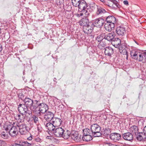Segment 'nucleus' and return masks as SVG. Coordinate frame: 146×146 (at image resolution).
Wrapping results in <instances>:
<instances>
[{
	"instance_id": "nucleus-30",
	"label": "nucleus",
	"mask_w": 146,
	"mask_h": 146,
	"mask_svg": "<svg viewBox=\"0 0 146 146\" xmlns=\"http://www.w3.org/2000/svg\"><path fill=\"white\" fill-rule=\"evenodd\" d=\"M9 134V132L7 131L6 130L5 128V130L2 132L1 134V136L2 138L4 139H6L8 137Z\"/></svg>"
},
{
	"instance_id": "nucleus-17",
	"label": "nucleus",
	"mask_w": 146,
	"mask_h": 146,
	"mask_svg": "<svg viewBox=\"0 0 146 146\" xmlns=\"http://www.w3.org/2000/svg\"><path fill=\"white\" fill-rule=\"evenodd\" d=\"M117 34L119 36H123L125 33V28L123 27H117L116 29Z\"/></svg>"
},
{
	"instance_id": "nucleus-29",
	"label": "nucleus",
	"mask_w": 146,
	"mask_h": 146,
	"mask_svg": "<svg viewBox=\"0 0 146 146\" xmlns=\"http://www.w3.org/2000/svg\"><path fill=\"white\" fill-rule=\"evenodd\" d=\"M111 3H109V4L108 5V6L111 7H115V6L116 7H117V1L115 0H109Z\"/></svg>"
},
{
	"instance_id": "nucleus-19",
	"label": "nucleus",
	"mask_w": 146,
	"mask_h": 146,
	"mask_svg": "<svg viewBox=\"0 0 146 146\" xmlns=\"http://www.w3.org/2000/svg\"><path fill=\"white\" fill-rule=\"evenodd\" d=\"M71 137L72 139L76 142L80 141L81 140V136L78 134L77 132L72 133Z\"/></svg>"
},
{
	"instance_id": "nucleus-21",
	"label": "nucleus",
	"mask_w": 146,
	"mask_h": 146,
	"mask_svg": "<svg viewBox=\"0 0 146 146\" xmlns=\"http://www.w3.org/2000/svg\"><path fill=\"white\" fill-rule=\"evenodd\" d=\"M123 137L125 140L128 141L132 140L133 138V135L131 133L129 132L123 134Z\"/></svg>"
},
{
	"instance_id": "nucleus-32",
	"label": "nucleus",
	"mask_w": 146,
	"mask_h": 146,
	"mask_svg": "<svg viewBox=\"0 0 146 146\" xmlns=\"http://www.w3.org/2000/svg\"><path fill=\"white\" fill-rule=\"evenodd\" d=\"M82 139L84 141H89L92 139V137L90 135H84Z\"/></svg>"
},
{
	"instance_id": "nucleus-46",
	"label": "nucleus",
	"mask_w": 146,
	"mask_h": 146,
	"mask_svg": "<svg viewBox=\"0 0 146 146\" xmlns=\"http://www.w3.org/2000/svg\"><path fill=\"white\" fill-rule=\"evenodd\" d=\"M32 139V135H31L30 136L27 138V139L28 140L31 141Z\"/></svg>"
},
{
	"instance_id": "nucleus-41",
	"label": "nucleus",
	"mask_w": 146,
	"mask_h": 146,
	"mask_svg": "<svg viewBox=\"0 0 146 146\" xmlns=\"http://www.w3.org/2000/svg\"><path fill=\"white\" fill-rule=\"evenodd\" d=\"M36 109V111H33L34 113H35L36 114L37 116H39L41 115L42 113L40 112V111L39 110V109L38 110V111H37V109Z\"/></svg>"
},
{
	"instance_id": "nucleus-49",
	"label": "nucleus",
	"mask_w": 146,
	"mask_h": 146,
	"mask_svg": "<svg viewBox=\"0 0 146 146\" xmlns=\"http://www.w3.org/2000/svg\"><path fill=\"white\" fill-rule=\"evenodd\" d=\"M32 145L30 143H29L27 145V146H31Z\"/></svg>"
},
{
	"instance_id": "nucleus-8",
	"label": "nucleus",
	"mask_w": 146,
	"mask_h": 146,
	"mask_svg": "<svg viewBox=\"0 0 146 146\" xmlns=\"http://www.w3.org/2000/svg\"><path fill=\"white\" fill-rule=\"evenodd\" d=\"M64 131V129L61 127H58L54 130L53 132L54 135L58 137H61L62 136Z\"/></svg>"
},
{
	"instance_id": "nucleus-27",
	"label": "nucleus",
	"mask_w": 146,
	"mask_h": 146,
	"mask_svg": "<svg viewBox=\"0 0 146 146\" xmlns=\"http://www.w3.org/2000/svg\"><path fill=\"white\" fill-rule=\"evenodd\" d=\"M129 131L132 134L136 135L138 133V127L135 125L129 128Z\"/></svg>"
},
{
	"instance_id": "nucleus-10",
	"label": "nucleus",
	"mask_w": 146,
	"mask_h": 146,
	"mask_svg": "<svg viewBox=\"0 0 146 146\" xmlns=\"http://www.w3.org/2000/svg\"><path fill=\"white\" fill-rule=\"evenodd\" d=\"M93 26L92 24L89 25L84 26L83 28V31L87 34H90L93 30Z\"/></svg>"
},
{
	"instance_id": "nucleus-23",
	"label": "nucleus",
	"mask_w": 146,
	"mask_h": 146,
	"mask_svg": "<svg viewBox=\"0 0 146 146\" xmlns=\"http://www.w3.org/2000/svg\"><path fill=\"white\" fill-rule=\"evenodd\" d=\"M106 21L107 23H112L115 25L116 23V18L113 16H108L106 19Z\"/></svg>"
},
{
	"instance_id": "nucleus-26",
	"label": "nucleus",
	"mask_w": 146,
	"mask_h": 146,
	"mask_svg": "<svg viewBox=\"0 0 146 146\" xmlns=\"http://www.w3.org/2000/svg\"><path fill=\"white\" fill-rule=\"evenodd\" d=\"M111 44L116 48L119 47L121 43V40L118 38H114L112 41Z\"/></svg>"
},
{
	"instance_id": "nucleus-13",
	"label": "nucleus",
	"mask_w": 146,
	"mask_h": 146,
	"mask_svg": "<svg viewBox=\"0 0 146 146\" xmlns=\"http://www.w3.org/2000/svg\"><path fill=\"white\" fill-rule=\"evenodd\" d=\"M121 137V135L117 133H112L110 135V139L115 142H117L119 140Z\"/></svg>"
},
{
	"instance_id": "nucleus-43",
	"label": "nucleus",
	"mask_w": 146,
	"mask_h": 146,
	"mask_svg": "<svg viewBox=\"0 0 146 146\" xmlns=\"http://www.w3.org/2000/svg\"><path fill=\"white\" fill-rule=\"evenodd\" d=\"M123 3L125 5L127 6H128L129 5L128 2L127 0L124 1L123 2Z\"/></svg>"
},
{
	"instance_id": "nucleus-39",
	"label": "nucleus",
	"mask_w": 146,
	"mask_h": 146,
	"mask_svg": "<svg viewBox=\"0 0 146 146\" xmlns=\"http://www.w3.org/2000/svg\"><path fill=\"white\" fill-rule=\"evenodd\" d=\"M32 118L33 120L35 123L36 124L38 123V119L37 116L34 115L32 117Z\"/></svg>"
},
{
	"instance_id": "nucleus-2",
	"label": "nucleus",
	"mask_w": 146,
	"mask_h": 146,
	"mask_svg": "<svg viewBox=\"0 0 146 146\" xmlns=\"http://www.w3.org/2000/svg\"><path fill=\"white\" fill-rule=\"evenodd\" d=\"M96 6V4H90L89 6L87 4L85 1L83 0H81L80 2H79V4L78 7L79 9V11L81 12L84 9H89V8H92V10H93L95 9Z\"/></svg>"
},
{
	"instance_id": "nucleus-4",
	"label": "nucleus",
	"mask_w": 146,
	"mask_h": 146,
	"mask_svg": "<svg viewBox=\"0 0 146 146\" xmlns=\"http://www.w3.org/2000/svg\"><path fill=\"white\" fill-rule=\"evenodd\" d=\"M28 106L24 104H20L18 107V110L21 113H24L26 116H28L32 114V112L29 110Z\"/></svg>"
},
{
	"instance_id": "nucleus-16",
	"label": "nucleus",
	"mask_w": 146,
	"mask_h": 146,
	"mask_svg": "<svg viewBox=\"0 0 146 146\" xmlns=\"http://www.w3.org/2000/svg\"><path fill=\"white\" fill-rule=\"evenodd\" d=\"M18 129H19V132L21 134H25L27 131L26 125L22 124L20 125H17Z\"/></svg>"
},
{
	"instance_id": "nucleus-48",
	"label": "nucleus",
	"mask_w": 146,
	"mask_h": 146,
	"mask_svg": "<svg viewBox=\"0 0 146 146\" xmlns=\"http://www.w3.org/2000/svg\"><path fill=\"white\" fill-rule=\"evenodd\" d=\"M2 50V48L1 45L0 44V52H1Z\"/></svg>"
},
{
	"instance_id": "nucleus-36",
	"label": "nucleus",
	"mask_w": 146,
	"mask_h": 146,
	"mask_svg": "<svg viewBox=\"0 0 146 146\" xmlns=\"http://www.w3.org/2000/svg\"><path fill=\"white\" fill-rule=\"evenodd\" d=\"M119 51L120 53H122L123 55H126L127 56L128 55V52L127 51L126 49L124 48L120 47L119 48Z\"/></svg>"
},
{
	"instance_id": "nucleus-35",
	"label": "nucleus",
	"mask_w": 146,
	"mask_h": 146,
	"mask_svg": "<svg viewBox=\"0 0 146 146\" xmlns=\"http://www.w3.org/2000/svg\"><path fill=\"white\" fill-rule=\"evenodd\" d=\"M15 117L16 119L17 120H20L21 121H22L24 119V116L23 113H21V114H17Z\"/></svg>"
},
{
	"instance_id": "nucleus-34",
	"label": "nucleus",
	"mask_w": 146,
	"mask_h": 146,
	"mask_svg": "<svg viewBox=\"0 0 146 146\" xmlns=\"http://www.w3.org/2000/svg\"><path fill=\"white\" fill-rule=\"evenodd\" d=\"M84 135H90L92 134V131L90 129L86 128L83 130Z\"/></svg>"
},
{
	"instance_id": "nucleus-54",
	"label": "nucleus",
	"mask_w": 146,
	"mask_h": 146,
	"mask_svg": "<svg viewBox=\"0 0 146 146\" xmlns=\"http://www.w3.org/2000/svg\"><path fill=\"white\" fill-rule=\"evenodd\" d=\"M36 146H38V145H36Z\"/></svg>"
},
{
	"instance_id": "nucleus-38",
	"label": "nucleus",
	"mask_w": 146,
	"mask_h": 146,
	"mask_svg": "<svg viewBox=\"0 0 146 146\" xmlns=\"http://www.w3.org/2000/svg\"><path fill=\"white\" fill-rule=\"evenodd\" d=\"M80 0H71L72 5L75 7H77L79 4V2H80Z\"/></svg>"
},
{
	"instance_id": "nucleus-52",
	"label": "nucleus",
	"mask_w": 146,
	"mask_h": 146,
	"mask_svg": "<svg viewBox=\"0 0 146 146\" xmlns=\"http://www.w3.org/2000/svg\"><path fill=\"white\" fill-rule=\"evenodd\" d=\"M1 142H2V141L0 140V144H1Z\"/></svg>"
},
{
	"instance_id": "nucleus-12",
	"label": "nucleus",
	"mask_w": 146,
	"mask_h": 146,
	"mask_svg": "<svg viewBox=\"0 0 146 146\" xmlns=\"http://www.w3.org/2000/svg\"><path fill=\"white\" fill-rule=\"evenodd\" d=\"M37 105V107H39V109L40 111V112L42 113H44L45 112H47L46 111L48 110V106L47 105L44 103L40 104L39 105L36 104Z\"/></svg>"
},
{
	"instance_id": "nucleus-31",
	"label": "nucleus",
	"mask_w": 146,
	"mask_h": 146,
	"mask_svg": "<svg viewBox=\"0 0 146 146\" xmlns=\"http://www.w3.org/2000/svg\"><path fill=\"white\" fill-rule=\"evenodd\" d=\"M88 9H84L80 12V16H84L85 17H87L89 15V13L88 11Z\"/></svg>"
},
{
	"instance_id": "nucleus-3",
	"label": "nucleus",
	"mask_w": 146,
	"mask_h": 146,
	"mask_svg": "<svg viewBox=\"0 0 146 146\" xmlns=\"http://www.w3.org/2000/svg\"><path fill=\"white\" fill-rule=\"evenodd\" d=\"M6 130L7 131L9 135L12 137H16L18 133V130L17 126L8 125L6 127Z\"/></svg>"
},
{
	"instance_id": "nucleus-24",
	"label": "nucleus",
	"mask_w": 146,
	"mask_h": 146,
	"mask_svg": "<svg viewBox=\"0 0 146 146\" xmlns=\"http://www.w3.org/2000/svg\"><path fill=\"white\" fill-rule=\"evenodd\" d=\"M52 122L53 123V125L55 127L60 126L62 123V120L61 119L56 118H53L52 119Z\"/></svg>"
},
{
	"instance_id": "nucleus-20",
	"label": "nucleus",
	"mask_w": 146,
	"mask_h": 146,
	"mask_svg": "<svg viewBox=\"0 0 146 146\" xmlns=\"http://www.w3.org/2000/svg\"><path fill=\"white\" fill-rule=\"evenodd\" d=\"M113 53V49L110 47H107L105 48L104 53L106 55L111 56Z\"/></svg>"
},
{
	"instance_id": "nucleus-11",
	"label": "nucleus",
	"mask_w": 146,
	"mask_h": 146,
	"mask_svg": "<svg viewBox=\"0 0 146 146\" xmlns=\"http://www.w3.org/2000/svg\"><path fill=\"white\" fill-rule=\"evenodd\" d=\"M141 51L136 49H133L130 51L131 56L133 59L137 60Z\"/></svg>"
},
{
	"instance_id": "nucleus-22",
	"label": "nucleus",
	"mask_w": 146,
	"mask_h": 146,
	"mask_svg": "<svg viewBox=\"0 0 146 146\" xmlns=\"http://www.w3.org/2000/svg\"><path fill=\"white\" fill-rule=\"evenodd\" d=\"M96 7H97V10L96 14L97 15H102L104 14L107 13L106 10L102 7L97 6L96 5Z\"/></svg>"
},
{
	"instance_id": "nucleus-9",
	"label": "nucleus",
	"mask_w": 146,
	"mask_h": 146,
	"mask_svg": "<svg viewBox=\"0 0 146 146\" xmlns=\"http://www.w3.org/2000/svg\"><path fill=\"white\" fill-rule=\"evenodd\" d=\"M139 55L137 60L143 63H146V52L141 51Z\"/></svg>"
},
{
	"instance_id": "nucleus-40",
	"label": "nucleus",
	"mask_w": 146,
	"mask_h": 146,
	"mask_svg": "<svg viewBox=\"0 0 146 146\" xmlns=\"http://www.w3.org/2000/svg\"><path fill=\"white\" fill-rule=\"evenodd\" d=\"M110 130L106 129L103 132V134L105 136H107L110 134Z\"/></svg>"
},
{
	"instance_id": "nucleus-42",
	"label": "nucleus",
	"mask_w": 146,
	"mask_h": 146,
	"mask_svg": "<svg viewBox=\"0 0 146 146\" xmlns=\"http://www.w3.org/2000/svg\"><path fill=\"white\" fill-rule=\"evenodd\" d=\"M10 146H21L20 144L14 143L12 144Z\"/></svg>"
},
{
	"instance_id": "nucleus-45",
	"label": "nucleus",
	"mask_w": 146,
	"mask_h": 146,
	"mask_svg": "<svg viewBox=\"0 0 146 146\" xmlns=\"http://www.w3.org/2000/svg\"><path fill=\"white\" fill-rule=\"evenodd\" d=\"M144 134L146 135V126L144 127L143 129V132Z\"/></svg>"
},
{
	"instance_id": "nucleus-14",
	"label": "nucleus",
	"mask_w": 146,
	"mask_h": 146,
	"mask_svg": "<svg viewBox=\"0 0 146 146\" xmlns=\"http://www.w3.org/2000/svg\"><path fill=\"white\" fill-rule=\"evenodd\" d=\"M79 25L82 26L83 27L84 26L89 25L92 24V23H90L88 19L86 18H83L80 20L79 22Z\"/></svg>"
},
{
	"instance_id": "nucleus-37",
	"label": "nucleus",
	"mask_w": 146,
	"mask_h": 146,
	"mask_svg": "<svg viewBox=\"0 0 146 146\" xmlns=\"http://www.w3.org/2000/svg\"><path fill=\"white\" fill-rule=\"evenodd\" d=\"M70 133L69 132L67 131V132H65L63 133L62 136L61 137H62L63 138L65 139H68L70 137Z\"/></svg>"
},
{
	"instance_id": "nucleus-6",
	"label": "nucleus",
	"mask_w": 146,
	"mask_h": 146,
	"mask_svg": "<svg viewBox=\"0 0 146 146\" xmlns=\"http://www.w3.org/2000/svg\"><path fill=\"white\" fill-rule=\"evenodd\" d=\"M106 40L104 38H102V37L100 35L98 36L96 39V41L98 42H100L98 46L100 49H102L106 46Z\"/></svg>"
},
{
	"instance_id": "nucleus-1",
	"label": "nucleus",
	"mask_w": 146,
	"mask_h": 146,
	"mask_svg": "<svg viewBox=\"0 0 146 146\" xmlns=\"http://www.w3.org/2000/svg\"><path fill=\"white\" fill-rule=\"evenodd\" d=\"M90 128L92 134L94 137H99L101 135V127L98 124H93L91 126Z\"/></svg>"
},
{
	"instance_id": "nucleus-5",
	"label": "nucleus",
	"mask_w": 146,
	"mask_h": 146,
	"mask_svg": "<svg viewBox=\"0 0 146 146\" xmlns=\"http://www.w3.org/2000/svg\"><path fill=\"white\" fill-rule=\"evenodd\" d=\"M25 105L29 107L31 110L35 111L36 109L37 108V105L33 104V101L29 98H25L24 100Z\"/></svg>"
},
{
	"instance_id": "nucleus-51",
	"label": "nucleus",
	"mask_w": 146,
	"mask_h": 146,
	"mask_svg": "<svg viewBox=\"0 0 146 146\" xmlns=\"http://www.w3.org/2000/svg\"><path fill=\"white\" fill-rule=\"evenodd\" d=\"M134 40V41L137 44H138V42L136 41L135 40Z\"/></svg>"
},
{
	"instance_id": "nucleus-33",
	"label": "nucleus",
	"mask_w": 146,
	"mask_h": 146,
	"mask_svg": "<svg viewBox=\"0 0 146 146\" xmlns=\"http://www.w3.org/2000/svg\"><path fill=\"white\" fill-rule=\"evenodd\" d=\"M139 135L137 137V139L139 141H141L143 140L144 138H145V135L143 132L139 133Z\"/></svg>"
},
{
	"instance_id": "nucleus-44",
	"label": "nucleus",
	"mask_w": 146,
	"mask_h": 146,
	"mask_svg": "<svg viewBox=\"0 0 146 146\" xmlns=\"http://www.w3.org/2000/svg\"><path fill=\"white\" fill-rule=\"evenodd\" d=\"M29 144V143L27 141H25L22 142L21 145V146H22V145H25V144Z\"/></svg>"
},
{
	"instance_id": "nucleus-15",
	"label": "nucleus",
	"mask_w": 146,
	"mask_h": 146,
	"mask_svg": "<svg viewBox=\"0 0 146 146\" xmlns=\"http://www.w3.org/2000/svg\"><path fill=\"white\" fill-rule=\"evenodd\" d=\"M54 114L50 111L46 112L44 115V118L46 120V121H49L53 118Z\"/></svg>"
},
{
	"instance_id": "nucleus-50",
	"label": "nucleus",
	"mask_w": 146,
	"mask_h": 146,
	"mask_svg": "<svg viewBox=\"0 0 146 146\" xmlns=\"http://www.w3.org/2000/svg\"><path fill=\"white\" fill-rule=\"evenodd\" d=\"M100 1H101L103 3H105V0H100Z\"/></svg>"
},
{
	"instance_id": "nucleus-7",
	"label": "nucleus",
	"mask_w": 146,
	"mask_h": 146,
	"mask_svg": "<svg viewBox=\"0 0 146 146\" xmlns=\"http://www.w3.org/2000/svg\"><path fill=\"white\" fill-rule=\"evenodd\" d=\"M105 22L104 20L101 18L97 19L94 20L93 23L94 26L97 27H101Z\"/></svg>"
},
{
	"instance_id": "nucleus-25",
	"label": "nucleus",
	"mask_w": 146,
	"mask_h": 146,
	"mask_svg": "<svg viewBox=\"0 0 146 146\" xmlns=\"http://www.w3.org/2000/svg\"><path fill=\"white\" fill-rule=\"evenodd\" d=\"M115 25L112 23H106L104 25V28L105 29L109 32H111L113 29L115 27Z\"/></svg>"
},
{
	"instance_id": "nucleus-47",
	"label": "nucleus",
	"mask_w": 146,
	"mask_h": 146,
	"mask_svg": "<svg viewBox=\"0 0 146 146\" xmlns=\"http://www.w3.org/2000/svg\"><path fill=\"white\" fill-rule=\"evenodd\" d=\"M106 146H116V145H114L110 144H107L106 145Z\"/></svg>"
},
{
	"instance_id": "nucleus-28",
	"label": "nucleus",
	"mask_w": 146,
	"mask_h": 146,
	"mask_svg": "<svg viewBox=\"0 0 146 146\" xmlns=\"http://www.w3.org/2000/svg\"><path fill=\"white\" fill-rule=\"evenodd\" d=\"M115 36V35L113 33H111L106 35L104 39L105 40H107L108 41H111L112 42V41L114 38Z\"/></svg>"
},
{
	"instance_id": "nucleus-53",
	"label": "nucleus",
	"mask_w": 146,
	"mask_h": 146,
	"mask_svg": "<svg viewBox=\"0 0 146 146\" xmlns=\"http://www.w3.org/2000/svg\"><path fill=\"white\" fill-rule=\"evenodd\" d=\"M91 36H92V37H93V36H92V35H91Z\"/></svg>"
},
{
	"instance_id": "nucleus-18",
	"label": "nucleus",
	"mask_w": 146,
	"mask_h": 146,
	"mask_svg": "<svg viewBox=\"0 0 146 146\" xmlns=\"http://www.w3.org/2000/svg\"><path fill=\"white\" fill-rule=\"evenodd\" d=\"M44 125L45 127L47 129L50 131H54L55 127L53 125V123L48 121H44Z\"/></svg>"
}]
</instances>
